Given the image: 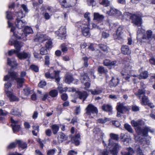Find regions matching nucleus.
<instances>
[{"label":"nucleus","mask_w":155,"mask_h":155,"mask_svg":"<svg viewBox=\"0 0 155 155\" xmlns=\"http://www.w3.org/2000/svg\"><path fill=\"white\" fill-rule=\"evenodd\" d=\"M131 124L134 127L136 132L138 135H142L143 136H146L148 132H149L153 133L154 130L147 126H145L143 128L141 127L144 125L145 122L142 120L139 119L137 121L133 120L131 121Z\"/></svg>","instance_id":"nucleus-1"},{"label":"nucleus","mask_w":155,"mask_h":155,"mask_svg":"<svg viewBox=\"0 0 155 155\" xmlns=\"http://www.w3.org/2000/svg\"><path fill=\"white\" fill-rule=\"evenodd\" d=\"M18 74L14 72L9 73L8 74L5 76L4 78V81H12L15 80L17 81L18 87H21L25 80L23 78H18Z\"/></svg>","instance_id":"nucleus-2"},{"label":"nucleus","mask_w":155,"mask_h":155,"mask_svg":"<svg viewBox=\"0 0 155 155\" xmlns=\"http://www.w3.org/2000/svg\"><path fill=\"white\" fill-rule=\"evenodd\" d=\"M11 86V83L9 82H8L5 84V91L6 96L9 98L11 101H18V98L13 94L12 90L9 89Z\"/></svg>","instance_id":"nucleus-3"},{"label":"nucleus","mask_w":155,"mask_h":155,"mask_svg":"<svg viewBox=\"0 0 155 155\" xmlns=\"http://www.w3.org/2000/svg\"><path fill=\"white\" fill-rule=\"evenodd\" d=\"M143 17L142 14L138 13L132 14L130 18L134 25L139 27L142 24V18Z\"/></svg>","instance_id":"nucleus-4"},{"label":"nucleus","mask_w":155,"mask_h":155,"mask_svg":"<svg viewBox=\"0 0 155 155\" xmlns=\"http://www.w3.org/2000/svg\"><path fill=\"white\" fill-rule=\"evenodd\" d=\"M110 139L109 140V145H111L113 146V149L111 150V153L113 155H117V150L120 147L119 146L117 143H114L113 145L111 143V139L116 140H118L119 139L118 135L113 133H111L110 134Z\"/></svg>","instance_id":"nucleus-5"},{"label":"nucleus","mask_w":155,"mask_h":155,"mask_svg":"<svg viewBox=\"0 0 155 155\" xmlns=\"http://www.w3.org/2000/svg\"><path fill=\"white\" fill-rule=\"evenodd\" d=\"M9 44L10 45H13L15 48L16 50H11L9 51L8 53V55L11 56L13 54H15L17 56V53L20 51L21 48L22 46L21 43L17 41H15L13 42L10 40L9 41Z\"/></svg>","instance_id":"nucleus-6"},{"label":"nucleus","mask_w":155,"mask_h":155,"mask_svg":"<svg viewBox=\"0 0 155 155\" xmlns=\"http://www.w3.org/2000/svg\"><path fill=\"white\" fill-rule=\"evenodd\" d=\"M132 67L130 66H126L124 68V72L121 73L123 78L128 81H130V79L131 76L136 77L135 75H133L132 72L133 71L131 69Z\"/></svg>","instance_id":"nucleus-7"},{"label":"nucleus","mask_w":155,"mask_h":155,"mask_svg":"<svg viewBox=\"0 0 155 155\" xmlns=\"http://www.w3.org/2000/svg\"><path fill=\"white\" fill-rule=\"evenodd\" d=\"M86 114L91 117H93L95 115H97L98 111L97 108L91 104H89L86 108Z\"/></svg>","instance_id":"nucleus-8"},{"label":"nucleus","mask_w":155,"mask_h":155,"mask_svg":"<svg viewBox=\"0 0 155 155\" xmlns=\"http://www.w3.org/2000/svg\"><path fill=\"white\" fill-rule=\"evenodd\" d=\"M117 116L118 117L120 116V114H123L124 112L128 111L130 109V107L125 106L123 103H117Z\"/></svg>","instance_id":"nucleus-9"},{"label":"nucleus","mask_w":155,"mask_h":155,"mask_svg":"<svg viewBox=\"0 0 155 155\" xmlns=\"http://www.w3.org/2000/svg\"><path fill=\"white\" fill-rule=\"evenodd\" d=\"M59 71H54L53 72L54 75L52 76L51 75L49 72H47L45 73V77L47 78L51 79L55 78V79L56 82L58 83L60 81V78L59 77Z\"/></svg>","instance_id":"nucleus-10"},{"label":"nucleus","mask_w":155,"mask_h":155,"mask_svg":"<svg viewBox=\"0 0 155 155\" xmlns=\"http://www.w3.org/2000/svg\"><path fill=\"white\" fill-rule=\"evenodd\" d=\"M80 27L83 35L85 37H89L90 35L89 32L90 28L89 26V24H85V23H83L80 25Z\"/></svg>","instance_id":"nucleus-11"},{"label":"nucleus","mask_w":155,"mask_h":155,"mask_svg":"<svg viewBox=\"0 0 155 155\" xmlns=\"http://www.w3.org/2000/svg\"><path fill=\"white\" fill-rule=\"evenodd\" d=\"M17 15L18 18L16 19L15 25L17 28L21 29L25 25L26 22H23L22 20L18 19V18H22L23 17L22 13L18 12L17 13Z\"/></svg>","instance_id":"nucleus-12"},{"label":"nucleus","mask_w":155,"mask_h":155,"mask_svg":"<svg viewBox=\"0 0 155 155\" xmlns=\"http://www.w3.org/2000/svg\"><path fill=\"white\" fill-rule=\"evenodd\" d=\"M123 28L121 27H120L118 28L116 31V34L114 35V37L115 39L119 40L123 39Z\"/></svg>","instance_id":"nucleus-13"},{"label":"nucleus","mask_w":155,"mask_h":155,"mask_svg":"<svg viewBox=\"0 0 155 155\" xmlns=\"http://www.w3.org/2000/svg\"><path fill=\"white\" fill-rule=\"evenodd\" d=\"M80 79L82 83H84L85 87L88 88L90 86V84L88 82H85V81H87L89 79V78L87 74L85 73H83L81 74Z\"/></svg>","instance_id":"nucleus-14"},{"label":"nucleus","mask_w":155,"mask_h":155,"mask_svg":"<svg viewBox=\"0 0 155 155\" xmlns=\"http://www.w3.org/2000/svg\"><path fill=\"white\" fill-rule=\"evenodd\" d=\"M31 55L29 53H27L25 51L21 52H18L17 57L20 59L22 60L30 57Z\"/></svg>","instance_id":"nucleus-15"},{"label":"nucleus","mask_w":155,"mask_h":155,"mask_svg":"<svg viewBox=\"0 0 155 155\" xmlns=\"http://www.w3.org/2000/svg\"><path fill=\"white\" fill-rule=\"evenodd\" d=\"M10 121L12 123V125L13 132L15 133L18 131L20 128V125H18L19 122L15 120L12 118H11Z\"/></svg>","instance_id":"nucleus-16"},{"label":"nucleus","mask_w":155,"mask_h":155,"mask_svg":"<svg viewBox=\"0 0 155 155\" xmlns=\"http://www.w3.org/2000/svg\"><path fill=\"white\" fill-rule=\"evenodd\" d=\"M23 32L24 34H22L21 36H19V38H23L24 36L26 37L27 34L32 33L33 31L31 27L27 26L25 27V29L23 31Z\"/></svg>","instance_id":"nucleus-17"},{"label":"nucleus","mask_w":155,"mask_h":155,"mask_svg":"<svg viewBox=\"0 0 155 155\" xmlns=\"http://www.w3.org/2000/svg\"><path fill=\"white\" fill-rule=\"evenodd\" d=\"M66 33V29L64 27H61L57 31L55 32V33L56 35H57L58 36L60 37H61V39H62L63 36H62L64 35Z\"/></svg>","instance_id":"nucleus-18"},{"label":"nucleus","mask_w":155,"mask_h":155,"mask_svg":"<svg viewBox=\"0 0 155 155\" xmlns=\"http://www.w3.org/2000/svg\"><path fill=\"white\" fill-rule=\"evenodd\" d=\"M72 142L76 145H78L80 143V135L79 133H76L75 136L71 138Z\"/></svg>","instance_id":"nucleus-19"},{"label":"nucleus","mask_w":155,"mask_h":155,"mask_svg":"<svg viewBox=\"0 0 155 155\" xmlns=\"http://www.w3.org/2000/svg\"><path fill=\"white\" fill-rule=\"evenodd\" d=\"M104 16L101 15L100 14L98 13L95 12L94 14L93 20H96L98 21H101L104 18Z\"/></svg>","instance_id":"nucleus-20"},{"label":"nucleus","mask_w":155,"mask_h":155,"mask_svg":"<svg viewBox=\"0 0 155 155\" xmlns=\"http://www.w3.org/2000/svg\"><path fill=\"white\" fill-rule=\"evenodd\" d=\"M68 137L63 133H59L58 137V141L59 143L62 142L67 140Z\"/></svg>","instance_id":"nucleus-21"},{"label":"nucleus","mask_w":155,"mask_h":155,"mask_svg":"<svg viewBox=\"0 0 155 155\" xmlns=\"http://www.w3.org/2000/svg\"><path fill=\"white\" fill-rule=\"evenodd\" d=\"M89 91L91 92L92 94L93 95H98L102 92V90L101 88L97 87L94 90L90 89Z\"/></svg>","instance_id":"nucleus-22"},{"label":"nucleus","mask_w":155,"mask_h":155,"mask_svg":"<svg viewBox=\"0 0 155 155\" xmlns=\"http://www.w3.org/2000/svg\"><path fill=\"white\" fill-rule=\"evenodd\" d=\"M77 93L79 96V98L80 99H82L83 101L85 100L88 96L87 93L85 91H78V92Z\"/></svg>","instance_id":"nucleus-23"},{"label":"nucleus","mask_w":155,"mask_h":155,"mask_svg":"<svg viewBox=\"0 0 155 155\" xmlns=\"http://www.w3.org/2000/svg\"><path fill=\"white\" fill-rule=\"evenodd\" d=\"M104 64L106 66H115L117 65V61H111L110 60L106 59L104 61Z\"/></svg>","instance_id":"nucleus-24"},{"label":"nucleus","mask_w":155,"mask_h":155,"mask_svg":"<svg viewBox=\"0 0 155 155\" xmlns=\"http://www.w3.org/2000/svg\"><path fill=\"white\" fill-rule=\"evenodd\" d=\"M122 53L124 54H129L130 53V51L127 46H123L121 48Z\"/></svg>","instance_id":"nucleus-25"},{"label":"nucleus","mask_w":155,"mask_h":155,"mask_svg":"<svg viewBox=\"0 0 155 155\" xmlns=\"http://www.w3.org/2000/svg\"><path fill=\"white\" fill-rule=\"evenodd\" d=\"M7 63L8 65L11 66L12 68L16 67L18 65L16 60H13L12 61L9 58H8Z\"/></svg>","instance_id":"nucleus-26"},{"label":"nucleus","mask_w":155,"mask_h":155,"mask_svg":"<svg viewBox=\"0 0 155 155\" xmlns=\"http://www.w3.org/2000/svg\"><path fill=\"white\" fill-rule=\"evenodd\" d=\"M32 93V91L30 88L28 87H25L22 91V94L24 96H28Z\"/></svg>","instance_id":"nucleus-27"},{"label":"nucleus","mask_w":155,"mask_h":155,"mask_svg":"<svg viewBox=\"0 0 155 155\" xmlns=\"http://www.w3.org/2000/svg\"><path fill=\"white\" fill-rule=\"evenodd\" d=\"M149 101L147 97L143 95L141 98L140 103L143 105H146Z\"/></svg>","instance_id":"nucleus-28"},{"label":"nucleus","mask_w":155,"mask_h":155,"mask_svg":"<svg viewBox=\"0 0 155 155\" xmlns=\"http://www.w3.org/2000/svg\"><path fill=\"white\" fill-rule=\"evenodd\" d=\"M102 108L105 111L111 112L112 108L111 106L109 104H104L102 106Z\"/></svg>","instance_id":"nucleus-29"},{"label":"nucleus","mask_w":155,"mask_h":155,"mask_svg":"<svg viewBox=\"0 0 155 155\" xmlns=\"http://www.w3.org/2000/svg\"><path fill=\"white\" fill-rule=\"evenodd\" d=\"M58 92L56 90L53 89L51 90L49 93V95L52 97H55L58 95Z\"/></svg>","instance_id":"nucleus-30"},{"label":"nucleus","mask_w":155,"mask_h":155,"mask_svg":"<svg viewBox=\"0 0 155 155\" xmlns=\"http://www.w3.org/2000/svg\"><path fill=\"white\" fill-rule=\"evenodd\" d=\"M17 143L19 147L24 149L27 147V144L25 142H23L20 140H17Z\"/></svg>","instance_id":"nucleus-31"},{"label":"nucleus","mask_w":155,"mask_h":155,"mask_svg":"<svg viewBox=\"0 0 155 155\" xmlns=\"http://www.w3.org/2000/svg\"><path fill=\"white\" fill-rule=\"evenodd\" d=\"M152 35V31L150 30H148L146 32V35L144 36L143 38L147 39L148 40L151 38Z\"/></svg>","instance_id":"nucleus-32"},{"label":"nucleus","mask_w":155,"mask_h":155,"mask_svg":"<svg viewBox=\"0 0 155 155\" xmlns=\"http://www.w3.org/2000/svg\"><path fill=\"white\" fill-rule=\"evenodd\" d=\"M51 127L52 129L53 134H56L59 130V126L56 124H54L51 126Z\"/></svg>","instance_id":"nucleus-33"},{"label":"nucleus","mask_w":155,"mask_h":155,"mask_svg":"<svg viewBox=\"0 0 155 155\" xmlns=\"http://www.w3.org/2000/svg\"><path fill=\"white\" fill-rule=\"evenodd\" d=\"M11 114L14 115L21 116V113L19 111V110L17 109H13L10 112Z\"/></svg>","instance_id":"nucleus-34"},{"label":"nucleus","mask_w":155,"mask_h":155,"mask_svg":"<svg viewBox=\"0 0 155 155\" xmlns=\"http://www.w3.org/2000/svg\"><path fill=\"white\" fill-rule=\"evenodd\" d=\"M99 47L103 51L106 52H108L109 48L106 45L103 44L98 45Z\"/></svg>","instance_id":"nucleus-35"},{"label":"nucleus","mask_w":155,"mask_h":155,"mask_svg":"<svg viewBox=\"0 0 155 155\" xmlns=\"http://www.w3.org/2000/svg\"><path fill=\"white\" fill-rule=\"evenodd\" d=\"M127 150L128 151L122 153V155H132L134 153L133 149L130 147L127 148Z\"/></svg>","instance_id":"nucleus-36"},{"label":"nucleus","mask_w":155,"mask_h":155,"mask_svg":"<svg viewBox=\"0 0 155 155\" xmlns=\"http://www.w3.org/2000/svg\"><path fill=\"white\" fill-rule=\"evenodd\" d=\"M119 80L117 78H113L111 80L110 84L113 86H116L118 84Z\"/></svg>","instance_id":"nucleus-37"},{"label":"nucleus","mask_w":155,"mask_h":155,"mask_svg":"<svg viewBox=\"0 0 155 155\" xmlns=\"http://www.w3.org/2000/svg\"><path fill=\"white\" fill-rule=\"evenodd\" d=\"M73 79L71 76L70 75L66 76L65 80V82L68 84H70L73 81Z\"/></svg>","instance_id":"nucleus-38"},{"label":"nucleus","mask_w":155,"mask_h":155,"mask_svg":"<svg viewBox=\"0 0 155 155\" xmlns=\"http://www.w3.org/2000/svg\"><path fill=\"white\" fill-rule=\"evenodd\" d=\"M145 94V91L144 89L139 90L137 93H135V94L138 97L139 99L140 98L141 95H144Z\"/></svg>","instance_id":"nucleus-39"},{"label":"nucleus","mask_w":155,"mask_h":155,"mask_svg":"<svg viewBox=\"0 0 155 155\" xmlns=\"http://www.w3.org/2000/svg\"><path fill=\"white\" fill-rule=\"evenodd\" d=\"M100 4L105 7H107L109 5L110 2L108 0H101L100 2Z\"/></svg>","instance_id":"nucleus-40"},{"label":"nucleus","mask_w":155,"mask_h":155,"mask_svg":"<svg viewBox=\"0 0 155 155\" xmlns=\"http://www.w3.org/2000/svg\"><path fill=\"white\" fill-rule=\"evenodd\" d=\"M98 71L101 74L106 73L107 72V69H105L104 67L101 66L98 67Z\"/></svg>","instance_id":"nucleus-41"},{"label":"nucleus","mask_w":155,"mask_h":155,"mask_svg":"<svg viewBox=\"0 0 155 155\" xmlns=\"http://www.w3.org/2000/svg\"><path fill=\"white\" fill-rule=\"evenodd\" d=\"M148 77V73L147 71H145L142 73L140 76H139L138 77L139 79H145L147 78Z\"/></svg>","instance_id":"nucleus-42"},{"label":"nucleus","mask_w":155,"mask_h":155,"mask_svg":"<svg viewBox=\"0 0 155 155\" xmlns=\"http://www.w3.org/2000/svg\"><path fill=\"white\" fill-rule=\"evenodd\" d=\"M45 64L46 65H48L50 64V57L49 55H46L44 57Z\"/></svg>","instance_id":"nucleus-43"},{"label":"nucleus","mask_w":155,"mask_h":155,"mask_svg":"<svg viewBox=\"0 0 155 155\" xmlns=\"http://www.w3.org/2000/svg\"><path fill=\"white\" fill-rule=\"evenodd\" d=\"M40 53L42 55L47 54L48 53V51L45 47H43L40 49Z\"/></svg>","instance_id":"nucleus-44"},{"label":"nucleus","mask_w":155,"mask_h":155,"mask_svg":"<svg viewBox=\"0 0 155 155\" xmlns=\"http://www.w3.org/2000/svg\"><path fill=\"white\" fill-rule=\"evenodd\" d=\"M59 2L61 5L64 8H67L70 7L68 5L65 0H59Z\"/></svg>","instance_id":"nucleus-45"},{"label":"nucleus","mask_w":155,"mask_h":155,"mask_svg":"<svg viewBox=\"0 0 155 155\" xmlns=\"http://www.w3.org/2000/svg\"><path fill=\"white\" fill-rule=\"evenodd\" d=\"M124 127L125 129L128 132L131 133H133V130L130 125L127 124H125L124 125Z\"/></svg>","instance_id":"nucleus-46"},{"label":"nucleus","mask_w":155,"mask_h":155,"mask_svg":"<svg viewBox=\"0 0 155 155\" xmlns=\"http://www.w3.org/2000/svg\"><path fill=\"white\" fill-rule=\"evenodd\" d=\"M117 10L114 8H111L109 12H107V13L110 15H115Z\"/></svg>","instance_id":"nucleus-47"},{"label":"nucleus","mask_w":155,"mask_h":155,"mask_svg":"<svg viewBox=\"0 0 155 155\" xmlns=\"http://www.w3.org/2000/svg\"><path fill=\"white\" fill-rule=\"evenodd\" d=\"M109 120V119L107 118H105L104 119L100 118L97 120V122L98 123L103 124Z\"/></svg>","instance_id":"nucleus-48"},{"label":"nucleus","mask_w":155,"mask_h":155,"mask_svg":"<svg viewBox=\"0 0 155 155\" xmlns=\"http://www.w3.org/2000/svg\"><path fill=\"white\" fill-rule=\"evenodd\" d=\"M67 87L63 88L61 86H58V89L59 91V93H61L67 91Z\"/></svg>","instance_id":"nucleus-49"},{"label":"nucleus","mask_w":155,"mask_h":155,"mask_svg":"<svg viewBox=\"0 0 155 155\" xmlns=\"http://www.w3.org/2000/svg\"><path fill=\"white\" fill-rule=\"evenodd\" d=\"M45 46L47 48H51L52 47V42L50 40L48 41L45 44Z\"/></svg>","instance_id":"nucleus-50"},{"label":"nucleus","mask_w":155,"mask_h":155,"mask_svg":"<svg viewBox=\"0 0 155 155\" xmlns=\"http://www.w3.org/2000/svg\"><path fill=\"white\" fill-rule=\"evenodd\" d=\"M61 47L62 51L63 52L66 51L68 50L66 46L64 44H62L61 46Z\"/></svg>","instance_id":"nucleus-51"},{"label":"nucleus","mask_w":155,"mask_h":155,"mask_svg":"<svg viewBox=\"0 0 155 155\" xmlns=\"http://www.w3.org/2000/svg\"><path fill=\"white\" fill-rule=\"evenodd\" d=\"M31 69L34 71L37 72L38 71V68L37 66L35 65H31L30 67Z\"/></svg>","instance_id":"nucleus-52"},{"label":"nucleus","mask_w":155,"mask_h":155,"mask_svg":"<svg viewBox=\"0 0 155 155\" xmlns=\"http://www.w3.org/2000/svg\"><path fill=\"white\" fill-rule=\"evenodd\" d=\"M7 112L5 110H4L2 109H0V116H6L8 114Z\"/></svg>","instance_id":"nucleus-53"},{"label":"nucleus","mask_w":155,"mask_h":155,"mask_svg":"<svg viewBox=\"0 0 155 155\" xmlns=\"http://www.w3.org/2000/svg\"><path fill=\"white\" fill-rule=\"evenodd\" d=\"M132 110L134 111H137L139 110V107L136 105H133L132 106Z\"/></svg>","instance_id":"nucleus-54"},{"label":"nucleus","mask_w":155,"mask_h":155,"mask_svg":"<svg viewBox=\"0 0 155 155\" xmlns=\"http://www.w3.org/2000/svg\"><path fill=\"white\" fill-rule=\"evenodd\" d=\"M17 143H10L8 146V148L9 149H11L15 147Z\"/></svg>","instance_id":"nucleus-55"},{"label":"nucleus","mask_w":155,"mask_h":155,"mask_svg":"<svg viewBox=\"0 0 155 155\" xmlns=\"http://www.w3.org/2000/svg\"><path fill=\"white\" fill-rule=\"evenodd\" d=\"M78 153L77 151H76L73 150H69L67 154V155H77Z\"/></svg>","instance_id":"nucleus-56"},{"label":"nucleus","mask_w":155,"mask_h":155,"mask_svg":"<svg viewBox=\"0 0 155 155\" xmlns=\"http://www.w3.org/2000/svg\"><path fill=\"white\" fill-rule=\"evenodd\" d=\"M6 14L7 18L8 19H12V13L11 12H6Z\"/></svg>","instance_id":"nucleus-57"},{"label":"nucleus","mask_w":155,"mask_h":155,"mask_svg":"<svg viewBox=\"0 0 155 155\" xmlns=\"http://www.w3.org/2000/svg\"><path fill=\"white\" fill-rule=\"evenodd\" d=\"M46 84V83L45 81H41L38 84V86L41 88L45 87Z\"/></svg>","instance_id":"nucleus-58"},{"label":"nucleus","mask_w":155,"mask_h":155,"mask_svg":"<svg viewBox=\"0 0 155 155\" xmlns=\"http://www.w3.org/2000/svg\"><path fill=\"white\" fill-rule=\"evenodd\" d=\"M90 14V13L88 12L86 13L84 15V17L85 18L87 19L88 21V23L87 24H89L90 21V18L89 16H88Z\"/></svg>","instance_id":"nucleus-59"},{"label":"nucleus","mask_w":155,"mask_h":155,"mask_svg":"<svg viewBox=\"0 0 155 155\" xmlns=\"http://www.w3.org/2000/svg\"><path fill=\"white\" fill-rule=\"evenodd\" d=\"M55 152V151L54 149H51L48 150V151L47 155H54Z\"/></svg>","instance_id":"nucleus-60"},{"label":"nucleus","mask_w":155,"mask_h":155,"mask_svg":"<svg viewBox=\"0 0 155 155\" xmlns=\"http://www.w3.org/2000/svg\"><path fill=\"white\" fill-rule=\"evenodd\" d=\"M61 98L63 100L65 101L68 98V96L67 94L64 93L61 95Z\"/></svg>","instance_id":"nucleus-61"},{"label":"nucleus","mask_w":155,"mask_h":155,"mask_svg":"<svg viewBox=\"0 0 155 155\" xmlns=\"http://www.w3.org/2000/svg\"><path fill=\"white\" fill-rule=\"evenodd\" d=\"M48 96L49 95L47 93H45L41 97L42 100L43 101H45Z\"/></svg>","instance_id":"nucleus-62"},{"label":"nucleus","mask_w":155,"mask_h":155,"mask_svg":"<svg viewBox=\"0 0 155 155\" xmlns=\"http://www.w3.org/2000/svg\"><path fill=\"white\" fill-rule=\"evenodd\" d=\"M45 133L46 135L48 136H50L52 134L51 130L49 129L46 130L45 131Z\"/></svg>","instance_id":"nucleus-63"},{"label":"nucleus","mask_w":155,"mask_h":155,"mask_svg":"<svg viewBox=\"0 0 155 155\" xmlns=\"http://www.w3.org/2000/svg\"><path fill=\"white\" fill-rule=\"evenodd\" d=\"M108 152L107 150H104L100 154V155H108Z\"/></svg>","instance_id":"nucleus-64"}]
</instances>
